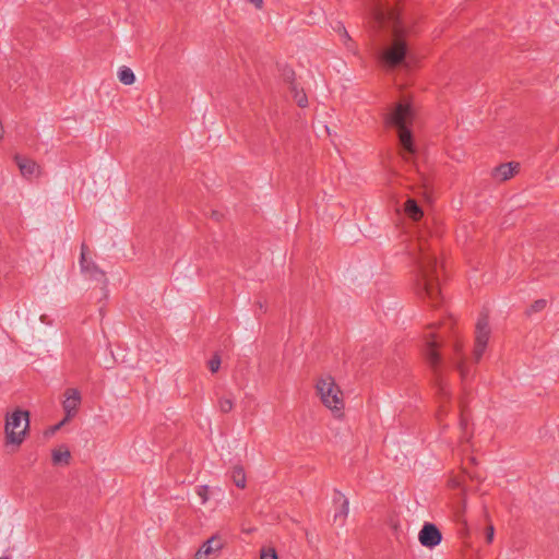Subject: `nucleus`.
<instances>
[{"label":"nucleus","instance_id":"1","mask_svg":"<svg viewBox=\"0 0 559 559\" xmlns=\"http://www.w3.org/2000/svg\"><path fill=\"white\" fill-rule=\"evenodd\" d=\"M369 9L378 26L390 31L380 52L382 66L393 69L403 64L408 55L411 26L402 21L400 12L390 0H369Z\"/></svg>","mask_w":559,"mask_h":559},{"label":"nucleus","instance_id":"2","mask_svg":"<svg viewBox=\"0 0 559 559\" xmlns=\"http://www.w3.org/2000/svg\"><path fill=\"white\" fill-rule=\"evenodd\" d=\"M441 269V258L429 248H421L418 254L417 289L433 305L437 304L440 295Z\"/></svg>","mask_w":559,"mask_h":559},{"label":"nucleus","instance_id":"3","mask_svg":"<svg viewBox=\"0 0 559 559\" xmlns=\"http://www.w3.org/2000/svg\"><path fill=\"white\" fill-rule=\"evenodd\" d=\"M414 118V110L409 104L400 103L393 111L388 116V123L397 129L400 144L402 146V157L406 162L409 156L415 153V145L413 143L412 133L408 126Z\"/></svg>","mask_w":559,"mask_h":559},{"label":"nucleus","instance_id":"4","mask_svg":"<svg viewBox=\"0 0 559 559\" xmlns=\"http://www.w3.org/2000/svg\"><path fill=\"white\" fill-rule=\"evenodd\" d=\"M316 390L321 403L332 412L334 417L341 418L345 408V402L343 392L335 379L330 374L321 376L317 380Z\"/></svg>","mask_w":559,"mask_h":559},{"label":"nucleus","instance_id":"5","mask_svg":"<svg viewBox=\"0 0 559 559\" xmlns=\"http://www.w3.org/2000/svg\"><path fill=\"white\" fill-rule=\"evenodd\" d=\"M29 427V414L26 411L15 409L5 416L4 433L5 443L19 448Z\"/></svg>","mask_w":559,"mask_h":559},{"label":"nucleus","instance_id":"6","mask_svg":"<svg viewBox=\"0 0 559 559\" xmlns=\"http://www.w3.org/2000/svg\"><path fill=\"white\" fill-rule=\"evenodd\" d=\"M94 258L95 252L92 247H82L80 259L81 271L86 278L95 281L100 287H104L107 284V278L105 273L96 265Z\"/></svg>","mask_w":559,"mask_h":559},{"label":"nucleus","instance_id":"7","mask_svg":"<svg viewBox=\"0 0 559 559\" xmlns=\"http://www.w3.org/2000/svg\"><path fill=\"white\" fill-rule=\"evenodd\" d=\"M225 545L226 540L223 535L215 533L202 543L194 555V559H217Z\"/></svg>","mask_w":559,"mask_h":559},{"label":"nucleus","instance_id":"8","mask_svg":"<svg viewBox=\"0 0 559 559\" xmlns=\"http://www.w3.org/2000/svg\"><path fill=\"white\" fill-rule=\"evenodd\" d=\"M82 402L81 392L75 388H68L63 393L61 402L64 412V421L76 416Z\"/></svg>","mask_w":559,"mask_h":559},{"label":"nucleus","instance_id":"9","mask_svg":"<svg viewBox=\"0 0 559 559\" xmlns=\"http://www.w3.org/2000/svg\"><path fill=\"white\" fill-rule=\"evenodd\" d=\"M418 539L424 547L433 548L441 543L442 535L435 524L425 523L419 531Z\"/></svg>","mask_w":559,"mask_h":559},{"label":"nucleus","instance_id":"10","mask_svg":"<svg viewBox=\"0 0 559 559\" xmlns=\"http://www.w3.org/2000/svg\"><path fill=\"white\" fill-rule=\"evenodd\" d=\"M14 160L23 177L33 178L40 175V167L35 160L20 155H16Z\"/></svg>","mask_w":559,"mask_h":559},{"label":"nucleus","instance_id":"11","mask_svg":"<svg viewBox=\"0 0 559 559\" xmlns=\"http://www.w3.org/2000/svg\"><path fill=\"white\" fill-rule=\"evenodd\" d=\"M453 356L451 357V361L455 369L459 371L462 379H465L468 371L465 365V356L463 354V344L456 340L453 344Z\"/></svg>","mask_w":559,"mask_h":559},{"label":"nucleus","instance_id":"12","mask_svg":"<svg viewBox=\"0 0 559 559\" xmlns=\"http://www.w3.org/2000/svg\"><path fill=\"white\" fill-rule=\"evenodd\" d=\"M519 170L518 163L501 164L492 170V178L503 182L512 178Z\"/></svg>","mask_w":559,"mask_h":559},{"label":"nucleus","instance_id":"13","mask_svg":"<svg viewBox=\"0 0 559 559\" xmlns=\"http://www.w3.org/2000/svg\"><path fill=\"white\" fill-rule=\"evenodd\" d=\"M489 336H490L489 322H488L487 317L483 316L478 319V321L476 323L475 343L487 346Z\"/></svg>","mask_w":559,"mask_h":559},{"label":"nucleus","instance_id":"14","mask_svg":"<svg viewBox=\"0 0 559 559\" xmlns=\"http://www.w3.org/2000/svg\"><path fill=\"white\" fill-rule=\"evenodd\" d=\"M71 460V452L69 448L64 444H61L55 448L51 451V461L56 466H66L69 465Z\"/></svg>","mask_w":559,"mask_h":559},{"label":"nucleus","instance_id":"15","mask_svg":"<svg viewBox=\"0 0 559 559\" xmlns=\"http://www.w3.org/2000/svg\"><path fill=\"white\" fill-rule=\"evenodd\" d=\"M334 503L337 506V510L334 514V521L343 524L349 512L348 500L344 496L340 495L334 499Z\"/></svg>","mask_w":559,"mask_h":559},{"label":"nucleus","instance_id":"16","mask_svg":"<svg viewBox=\"0 0 559 559\" xmlns=\"http://www.w3.org/2000/svg\"><path fill=\"white\" fill-rule=\"evenodd\" d=\"M426 358L429 362V365L432 368H437L440 362V355L436 348V343L432 341L431 335L427 336L426 340V349H425Z\"/></svg>","mask_w":559,"mask_h":559},{"label":"nucleus","instance_id":"17","mask_svg":"<svg viewBox=\"0 0 559 559\" xmlns=\"http://www.w3.org/2000/svg\"><path fill=\"white\" fill-rule=\"evenodd\" d=\"M230 478L238 488H246L247 477L245 469L241 465H235L230 469Z\"/></svg>","mask_w":559,"mask_h":559},{"label":"nucleus","instance_id":"18","mask_svg":"<svg viewBox=\"0 0 559 559\" xmlns=\"http://www.w3.org/2000/svg\"><path fill=\"white\" fill-rule=\"evenodd\" d=\"M404 211L406 215L412 218L413 221H418L423 216V210L417 204V202L413 199H408L405 202Z\"/></svg>","mask_w":559,"mask_h":559},{"label":"nucleus","instance_id":"19","mask_svg":"<svg viewBox=\"0 0 559 559\" xmlns=\"http://www.w3.org/2000/svg\"><path fill=\"white\" fill-rule=\"evenodd\" d=\"M235 406V399L233 395L221 396L217 402V407L221 413L228 414Z\"/></svg>","mask_w":559,"mask_h":559},{"label":"nucleus","instance_id":"20","mask_svg":"<svg viewBox=\"0 0 559 559\" xmlns=\"http://www.w3.org/2000/svg\"><path fill=\"white\" fill-rule=\"evenodd\" d=\"M118 78L120 82L124 85H131L135 81V75L133 71L128 67H122L119 69Z\"/></svg>","mask_w":559,"mask_h":559},{"label":"nucleus","instance_id":"21","mask_svg":"<svg viewBox=\"0 0 559 559\" xmlns=\"http://www.w3.org/2000/svg\"><path fill=\"white\" fill-rule=\"evenodd\" d=\"M209 493H210V488L206 485H202L197 488V495L201 500V504L207 503V501L210 499Z\"/></svg>","mask_w":559,"mask_h":559},{"label":"nucleus","instance_id":"22","mask_svg":"<svg viewBox=\"0 0 559 559\" xmlns=\"http://www.w3.org/2000/svg\"><path fill=\"white\" fill-rule=\"evenodd\" d=\"M292 92L294 93V99L298 104L299 107L307 106V96L305 93L297 91L296 86H293Z\"/></svg>","mask_w":559,"mask_h":559},{"label":"nucleus","instance_id":"23","mask_svg":"<svg viewBox=\"0 0 559 559\" xmlns=\"http://www.w3.org/2000/svg\"><path fill=\"white\" fill-rule=\"evenodd\" d=\"M260 559H278V557L275 549L269 547L261 549Z\"/></svg>","mask_w":559,"mask_h":559},{"label":"nucleus","instance_id":"24","mask_svg":"<svg viewBox=\"0 0 559 559\" xmlns=\"http://www.w3.org/2000/svg\"><path fill=\"white\" fill-rule=\"evenodd\" d=\"M221 367V358L219 356L215 355L209 360V368L214 373L217 372Z\"/></svg>","mask_w":559,"mask_h":559},{"label":"nucleus","instance_id":"25","mask_svg":"<svg viewBox=\"0 0 559 559\" xmlns=\"http://www.w3.org/2000/svg\"><path fill=\"white\" fill-rule=\"evenodd\" d=\"M67 421L61 420L59 424L55 425V426H51L49 427L45 432V437L46 438H50L51 436H53Z\"/></svg>","mask_w":559,"mask_h":559},{"label":"nucleus","instance_id":"26","mask_svg":"<svg viewBox=\"0 0 559 559\" xmlns=\"http://www.w3.org/2000/svg\"><path fill=\"white\" fill-rule=\"evenodd\" d=\"M485 349H486V345H480L478 343H475L473 355H474V359L476 361H478L481 358Z\"/></svg>","mask_w":559,"mask_h":559},{"label":"nucleus","instance_id":"27","mask_svg":"<svg viewBox=\"0 0 559 559\" xmlns=\"http://www.w3.org/2000/svg\"><path fill=\"white\" fill-rule=\"evenodd\" d=\"M493 537H495V527H493V525H489L486 528V540H487V543H492Z\"/></svg>","mask_w":559,"mask_h":559},{"label":"nucleus","instance_id":"28","mask_svg":"<svg viewBox=\"0 0 559 559\" xmlns=\"http://www.w3.org/2000/svg\"><path fill=\"white\" fill-rule=\"evenodd\" d=\"M247 1L252 3L257 9H262V7H263V0H247Z\"/></svg>","mask_w":559,"mask_h":559},{"label":"nucleus","instance_id":"29","mask_svg":"<svg viewBox=\"0 0 559 559\" xmlns=\"http://www.w3.org/2000/svg\"><path fill=\"white\" fill-rule=\"evenodd\" d=\"M545 305H546V301H545V300H537V301L535 302V305H534V308H535L536 310H540V309H543V308L545 307Z\"/></svg>","mask_w":559,"mask_h":559},{"label":"nucleus","instance_id":"30","mask_svg":"<svg viewBox=\"0 0 559 559\" xmlns=\"http://www.w3.org/2000/svg\"><path fill=\"white\" fill-rule=\"evenodd\" d=\"M450 486H451V487H459V486H460V480H459L457 478H455V477H454V478H452V479L450 480Z\"/></svg>","mask_w":559,"mask_h":559},{"label":"nucleus","instance_id":"31","mask_svg":"<svg viewBox=\"0 0 559 559\" xmlns=\"http://www.w3.org/2000/svg\"><path fill=\"white\" fill-rule=\"evenodd\" d=\"M212 216H213L216 221H219V218H221V214H219V213H217V212H213V213H212Z\"/></svg>","mask_w":559,"mask_h":559},{"label":"nucleus","instance_id":"32","mask_svg":"<svg viewBox=\"0 0 559 559\" xmlns=\"http://www.w3.org/2000/svg\"><path fill=\"white\" fill-rule=\"evenodd\" d=\"M0 559H9L8 557H1Z\"/></svg>","mask_w":559,"mask_h":559}]
</instances>
